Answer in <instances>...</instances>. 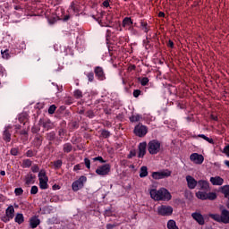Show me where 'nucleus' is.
Listing matches in <instances>:
<instances>
[{"label": "nucleus", "mask_w": 229, "mask_h": 229, "mask_svg": "<svg viewBox=\"0 0 229 229\" xmlns=\"http://www.w3.org/2000/svg\"><path fill=\"white\" fill-rule=\"evenodd\" d=\"M150 198L155 201H169L171 200V192L165 188H161L159 190L152 189L149 191Z\"/></svg>", "instance_id": "1"}, {"label": "nucleus", "mask_w": 229, "mask_h": 229, "mask_svg": "<svg viewBox=\"0 0 229 229\" xmlns=\"http://www.w3.org/2000/svg\"><path fill=\"white\" fill-rule=\"evenodd\" d=\"M209 217L216 223H223L224 225L229 224V210L226 208H223L221 210V214H209Z\"/></svg>", "instance_id": "2"}, {"label": "nucleus", "mask_w": 229, "mask_h": 229, "mask_svg": "<svg viewBox=\"0 0 229 229\" xmlns=\"http://www.w3.org/2000/svg\"><path fill=\"white\" fill-rule=\"evenodd\" d=\"M162 149V143L158 140H152L148 143L149 155H158Z\"/></svg>", "instance_id": "3"}, {"label": "nucleus", "mask_w": 229, "mask_h": 229, "mask_svg": "<svg viewBox=\"0 0 229 229\" xmlns=\"http://www.w3.org/2000/svg\"><path fill=\"white\" fill-rule=\"evenodd\" d=\"M195 195L198 199L202 200L209 199L210 201H214V199L217 198V194H216V192L208 193V191H197Z\"/></svg>", "instance_id": "4"}, {"label": "nucleus", "mask_w": 229, "mask_h": 229, "mask_svg": "<svg viewBox=\"0 0 229 229\" xmlns=\"http://www.w3.org/2000/svg\"><path fill=\"white\" fill-rule=\"evenodd\" d=\"M85 183H87V177L85 175H81L78 180L72 182V189L74 192H78V191L83 189Z\"/></svg>", "instance_id": "5"}, {"label": "nucleus", "mask_w": 229, "mask_h": 229, "mask_svg": "<svg viewBox=\"0 0 229 229\" xmlns=\"http://www.w3.org/2000/svg\"><path fill=\"white\" fill-rule=\"evenodd\" d=\"M111 170H112V166L110 165V164H105L98 166L96 169V174L98 176H108V174H110Z\"/></svg>", "instance_id": "6"}, {"label": "nucleus", "mask_w": 229, "mask_h": 229, "mask_svg": "<svg viewBox=\"0 0 229 229\" xmlns=\"http://www.w3.org/2000/svg\"><path fill=\"white\" fill-rule=\"evenodd\" d=\"M68 15H65L64 18H61L64 22L71 19V15H74V13H80V9L78 5L74 2H72L68 8Z\"/></svg>", "instance_id": "7"}, {"label": "nucleus", "mask_w": 229, "mask_h": 229, "mask_svg": "<svg viewBox=\"0 0 229 229\" xmlns=\"http://www.w3.org/2000/svg\"><path fill=\"white\" fill-rule=\"evenodd\" d=\"M17 53H21V48L16 47V48L11 49V51L9 49L1 51L2 58H4V60H8L12 56H13V55H17Z\"/></svg>", "instance_id": "8"}, {"label": "nucleus", "mask_w": 229, "mask_h": 229, "mask_svg": "<svg viewBox=\"0 0 229 229\" xmlns=\"http://www.w3.org/2000/svg\"><path fill=\"white\" fill-rule=\"evenodd\" d=\"M199 188V192H209L210 191V182L207 180H199L197 182Z\"/></svg>", "instance_id": "9"}, {"label": "nucleus", "mask_w": 229, "mask_h": 229, "mask_svg": "<svg viewBox=\"0 0 229 229\" xmlns=\"http://www.w3.org/2000/svg\"><path fill=\"white\" fill-rule=\"evenodd\" d=\"M157 214L164 216H171L173 214V207L162 205L157 208Z\"/></svg>", "instance_id": "10"}, {"label": "nucleus", "mask_w": 229, "mask_h": 229, "mask_svg": "<svg viewBox=\"0 0 229 229\" xmlns=\"http://www.w3.org/2000/svg\"><path fill=\"white\" fill-rule=\"evenodd\" d=\"M134 133L137 135V137H145V135L148 133V127L139 123L134 128Z\"/></svg>", "instance_id": "11"}, {"label": "nucleus", "mask_w": 229, "mask_h": 229, "mask_svg": "<svg viewBox=\"0 0 229 229\" xmlns=\"http://www.w3.org/2000/svg\"><path fill=\"white\" fill-rule=\"evenodd\" d=\"M190 160L191 162H193V164H196L197 165H201V164H203V162L205 161V157L201 154L192 153L190 156Z\"/></svg>", "instance_id": "12"}, {"label": "nucleus", "mask_w": 229, "mask_h": 229, "mask_svg": "<svg viewBox=\"0 0 229 229\" xmlns=\"http://www.w3.org/2000/svg\"><path fill=\"white\" fill-rule=\"evenodd\" d=\"M94 73L97 80L103 81V80H106V74H105V70L101 66H96L94 68Z\"/></svg>", "instance_id": "13"}, {"label": "nucleus", "mask_w": 229, "mask_h": 229, "mask_svg": "<svg viewBox=\"0 0 229 229\" xmlns=\"http://www.w3.org/2000/svg\"><path fill=\"white\" fill-rule=\"evenodd\" d=\"M148 149V143L146 141L140 142L138 145V158H144Z\"/></svg>", "instance_id": "14"}, {"label": "nucleus", "mask_w": 229, "mask_h": 229, "mask_svg": "<svg viewBox=\"0 0 229 229\" xmlns=\"http://www.w3.org/2000/svg\"><path fill=\"white\" fill-rule=\"evenodd\" d=\"M186 182H187L188 189H191V191L198 187V181H196V179H194L192 175L186 176Z\"/></svg>", "instance_id": "15"}, {"label": "nucleus", "mask_w": 229, "mask_h": 229, "mask_svg": "<svg viewBox=\"0 0 229 229\" xmlns=\"http://www.w3.org/2000/svg\"><path fill=\"white\" fill-rule=\"evenodd\" d=\"M191 217L192 219H194V221H196L201 226L205 225V218L203 217V215H201V213L194 212L191 214Z\"/></svg>", "instance_id": "16"}, {"label": "nucleus", "mask_w": 229, "mask_h": 229, "mask_svg": "<svg viewBox=\"0 0 229 229\" xmlns=\"http://www.w3.org/2000/svg\"><path fill=\"white\" fill-rule=\"evenodd\" d=\"M123 28H125V30H133V21L131 17H125L122 21Z\"/></svg>", "instance_id": "17"}, {"label": "nucleus", "mask_w": 229, "mask_h": 229, "mask_svg": "<svg viewBox=\"0 0 229 229\" xmlns=\"http://www.w3.org/2000/svg\"><path fill=\"white\" fill-rule=\"evenodd\" d=\"M209 182L212 183V185L221 186L223 183H225V179H223L221 176H215L210 177Z\"/></svg>", "instance_id": "18"}, {"label": "nucleus", "mask_w": 229, "mask_h": 229, "mask_svg": "<svg viewBox=\"0 0 229 229\" xmlns=\"http://www.w3.org/2000/svg\"><path fill=\"white\" fill-rule=\"evenodd\" d=\"M10 128L11 126H7L4 128V133H3V139L5 140V142H10L12 140V133H10Z\"/></svg>", "instance_id": "19"}, {"label": "nucleus", "mask_w": 229, "mask_h": 229, "mask_svg": "<svg viewBox=\"0 0 229 229\" xmlns=\"http://www.w3.org/2000/svg\"><path fill=\"white\" fill-rule=\"evenodd\" d=\"M5 216H7V217H9L10 219H13V217L15 216V208H13V206L11 205L6 208Z\"/></svg>", "instance_id": "20"}, {"label": "nucleus", "mask_w": 229, "mask_h": 229, "mask_svg": "<svg viewBox=\"0 0 229 229\" xmlns=\"http://www.w3.org/2000/svg\"><path fill=\"white\" fill-rule=\"evenodd\" d=\"M38 225H40V219H38V217L34 216L30 219V228L35 229V228H37V226H38Z\"/></svg>", "instance_id": "21"}, {"label": "nucleus", "mask_w": 229, "mask_h": 229, "mask_svg": "<svg viewBox=\"0 0 229 229\" xmlns=\"http://www.w3.org/2000/svg\"><path fill=\"white\" fill-rule=\"evenodd\" d=\"M32 144L33 146H35V148H40L42 146V136L36 135L32 141Z\"/></svg>", "instance_id": "22"}, {"label": "nucleus", "mask_w": 229, "mask_h": 229, "mask_svg": "<svg viewBox=\"0 0 229 229\" xmlns=\"http://www.w3.org/2000/svg\"><path fill=\"white\" fill-rule=\"evenodd\" d=\"M198 137L203 139V140H206V142H208V144H214V140L205 134H199L198 136H193L194 139H198Z\"/></svg>", "instance_id": "23"}, {"label": "nucleus", "mask_w": 229, "mask_h": 229, "mask_svg": "<svg viewBox=\"0 0 229 229\" xmlns=\"http://www.w3.org/2000/svg\"><path fill=\"white\" fill-rule=\"evenodd\" d=\"M14 221L18 225H22V223H24V215H22V213H17Z\"/></svg>", "instance_id": "24"}, {"label": "nucleus", "mask_w": 229, "mask_h": 229, "mask_svg": "<svg viewBox=\"0 0 229 229\" xmlns=\"http://www.w3.org/2000/svg\"><path fill=\"white\" fill-rule=\"evenodd\" d=\"M159 173L161 174L162 180H164V178H169V176L173 174V172L169 169L161 170Z\"/></svg>", "instance_id": "25"}, {"label": "nucleus", "mask_w": 229, "mask_h": 229, "mask_svg": "<svg viewBox=\"0 0 229 229\" xmlns=\"http://www.w3.org/2000/svg\"><path fill=\"white\" fill-rule=\"evenodd\" d=\"M47 182H49V179H41L39 180V187L42 191H46L47 189Z\"/></svg>", "instance_id": "26"}, {"label": "nucleus", "mask_w": 229, "mask_h": 229, "mask_svg": "<svg viewBox=\"0 0 229 229\" xmlns=\"http://www.w3.org/2000/svg\"><path fill=\"white\" fill-rule=\"evenodd\" d=\"M148 176V166H141L140 169V178H146Z\"/></svg>", "instance_id": "27"}, {"label": "nucleus", "mask_w": 229, "mask_h": 229, "mask_svg": "<svg viewBox=\"0 0 229 229\" xmlns=\"http://www.w3.org/2000/svg\"><path fill=\"white\" fill-rule=\"evenodd\" d=\"M63 151L64 153H71L72 151V144L71 143H65L63 145Z\"/></svg>", "instance_id": "28"}, {"label": "nucleus", "mask_w": 229, "mask_h": 229, "mask_svg": "<svg viewBox=\"0 0 229 229\" xmlns=\"http://www.w3.org/2000/svg\"><path fill=\"white\" fill-rule=\"evenodd\" d=\"M130 121L131 123H139V121H140V119H142V115L137 114H132L131 116H130Z\"/></svg>", "instance_id": "29"}, {"label": "nucleus", "mask_w": 229, "mask_h": 229, "mask_svg": "<svg viewBox=\"0 0 229 229\" xmlns=\"http://www.w3.org/2000/svg\"><path fill=\"white\" fill-rule=\"evenodd\" d=\"M140 28L144 33H148L149 31V25H148V22L141 21H140Z\"/></svg>", "instance_id": "30"}, {"label": "nucleus", "mask_w": 229, "mask_h": 229, "mask_svg": "<svg viewBox=\"0 0 229 229\" xmlns=\"http://www.w3.org/2000/svg\"><path fill=\"white\" fill-rule=\"evenodd\" d=\"M167 228L168 229H178V225H176V221L169 220L167 222Z\"/></svg>", "instance_id": "31"}, {"label": "nucleus", "mask_w": 229, "mask_h": 229, "mask_svg": "<svg viewBox=\"0 0 229 229\" xmlns=\"http://www.w3.org/2000/svg\"><path fill=\"white\" fill-rule=\"evenodd\" d=\"M47 140H49L50 142L55 140V139H56V133H55V131H51L47 133Z\"/></svg>", "instance_id": "32"}, {"label": "nucleus", "mask_w": 229, "mask_h": 229, "mask_svg": "<svg viewBox=\"0 0 229 229\" xmlns=\"http://www.w3.org/2000/svg\"><path fill=\"white\" fill-rule=\"evenodd\" d=\"M222 194H224L225 198H229V185L222 187Z\"/></svg>", "instance_id": "33"}, {"label": "nucleus", "mask_w": 229, "mask_h": 229, "mask_svg": "<svg viewBox=\"0 0 229 229\" xmlns=\"http://www.w3.org/2000/svg\"><path fill=\"white\" fill-rule=\"evenodd\" d=\"M73 96L76 99H81L83 98V92L80 89H75L73 92Z\"/></svg>", "instance_id": "34"}, {"label": "nucleus", "mask_w": 229, "mask_h": 229, "mask_svg": "<svg viewBox=\"0 0 229 229\" xmlns=\"http://www.w3.org/2000/svg\"><path fill=\"white\" fill-rule=\"evenodd\" d=\"M38 180H49L47 176L46 175L45 170H40L38 173Z\"/></svg>", "instance_id": "35"}, {"label": "nucleus", "mask_w": 229, "mask_h": 229, "mask_svg": "<svg viewBox=\"0 0 229 229\" xmlns=\"http://www.w3.org/2000/svg\"><path fill=\"white\" fill-rule=\"evenodd\" d=\"M43 128H45V130H51L53 128V123H51V121L47 120L43 123Z\"/></svg>", "instance_id": "36"}, {"label": "nucleus", "mask_w": 229, "mask_h": 229, "mask_svg": "<svg viewBox=\"0 0 229 229\" xmlns=\"http://www.w3.org/2000/svg\"><path fill=\"white\" fill-rule=\"evenodd\" d=\"M152 178L154 180H162V175L160 174V171L159 172H153L152 173Z\"/></svg>", "instance_id": "37"}, {"label": "nucleus", "mask_w": 229, "mask_h": 229, "mask_svg": "<svg viewBox=\"0 0 229 229\" xmlns=\"http://www.w3.org/2000/svg\"><path fill=\"white\" fill-rule=\"evenodd\" d=\"M143 46L146 49H149V37L146 36V39L143 40Z\"/></svg>", "instance_id": "38"}, {"label": "nucleus", "mask_w": 229, "mask_h": 229, "mask_svg": "<svg viewBox=\"0 0 229 229\" xmlns=\"http://www.w3.org/2000/svg\"><path fill=\"white\" fill-rule=\"evenodd\" d=\"M62 160L58 159L54 162V166L55 167V169H60V167H62Z\"/></svg>", "instance_id": "39"}, {"label": "nucleus", "mask_w": 229, "mask_h": 229, "mask_svg": "<svg viewBox=\"0 0 229 229\" xmlns=\"http://www.w3.org/2000/svg\"><path fill=\"white\" fill-rule=\"evenodd\" d=\"M23 192H24V190H22V188H16L14 190V193L16 196H22Z\"/></svg>", "instance_id": "40"}, {"label": "nucleus", "mask_w": 229, "mask_h": 229, "mask_svg": "<svg viewBox=\"0 0 229 229\" xmlns=\"http://www.w3.org/2000/svg\"><path fill=\"white\" fill-rule=\"evenodd\" d=\"M31 160L30 159H25L23 160V167H31Z\"/></svg>", "instance_id": "41"}, {"label": "nucleus", "mask_w": 229, "mask_h": 229, "mask_svg": "<svg viewBox=\"0 0 229 229\" xmlns=\"http://www.w3.org/2000/svg\"><path fill=\"white\" fill-rule=\"evenodd\" d=\"M55 110H56V106L52 105L48 108V114H50V115H53V114H55Z\"/></svg>", "instance_id": "42"}, {"label": "nucleus", "mask_w": 229, "mask_h": 229, "mask_svg": "<svg viewBox=\"0 0 229 229\" xmlns=\"http://www.w3.org/2000/svg\"><path fill=\"white\" fill-rule=\"evenodd\" d=\"M93 161H94V162H100V164H105V162H106V161H105V160L103 159V157H101V156H98V157H94V158H93Z\"/></svg>", "instance_id": "43"}, {"label": "nucleus", "mask_w": 229, "mask_h": 229, "mask_svg": "<svg viewBox=\"0 0 229 229\" xmlns=\"http://www.w3.org/2000/svg\"><path fill=\"white\" fill-rule=\"evenodd\" d=\"M101 135L102 137H104V139H108V137H110V131L106 130H102Z\"/></svg>", "instance_id": "44"}, {"label": "nucleus", "mask_w": 229, "mask_h": 229, "mask_svg": "<svg viewBox=\"0 0 229 229\" xmlns=\"http://www.w3.org/2000/svg\"><path fill=\"white\" fill-rule=\"evenodd\" d=\"M147 83H149V79H148V77H143L140 81V84L142 87H146Z\"/></svg>", "instance_id": "45"}, {"label": "nucleus", "mask_w": 229, "mask_h": 229, "mask_svg": "<svg viewBox=\"0 0 229 229\" xmlns=\"http://www.w3.org/2000/svg\"><path fill=\"white\" fill-rule=\"evenodd\" d=\"M3 76H6V70L3 65H0V78H3Z\"/></svg>", "instance_id": "46"}, {"label": "nucleus", "mask_w": 229, "mask_h": 229, "mask_svg": "<svg viewBox=\"0 0 229 229\" xmlns=\"http://www.w3.org/2000/svg\"><path fill=\"white\" fill-rule=\"evenodd\" d=\"M38 192V187H37V186H32L31 187V189H30V194H32V195H35V194H37Z\"/></svg>", "instance_id": "47"}, {"label": "nucleus", "mask_w": 229, "mask_h": 229, "mask_svg": "<svg viewBox=\"0 0 229 229\" xmlns=\"http://www.w3.org/2000/svg\"><path fill=\"white\" fill-rule=\"evenodd\" d=\"M11 155L13 157H17L19 155V149L17 148H13L11 149Z\"/></svg>", "instance_id": "48"}, {"label": "nucleus", "mask_w": 229, "mask_h": 229, "mask_svg": "<svg viewBox=\"0 0 229 229\" xmlns=\"http://www.w3.org/2000/svg\"><path fill=\"white\" fill-rule=\"evenodd\" d=\"M137 155V150L131 149L128 155V158H133V157H136Z\"/></svg>", "instance_id": "49"}, {"label": "nucleus", "mask_w": 229, "mask_h": 229, "mask_svg": "<svg viewBox=\"0 0 229 229\" xmlns=\"http://www.w3.org/2000/svg\"><path fill=\"white\" fill-rule=\"evenodd\" d=\"M89 81H94V72H90L87 74Z\"/></svg>", "instance_id": "50"}, {"label": "nucleus", "mask_w": 229, "mask_h": 229, "mask_svg": "<svg viewBox=\"0 0 229 229\" xmlns=\"http://www.w3.org/2000/svg\"><path fill=\"white\" fill-rule=\"evenodd\" d=\"M84 164L87 167V169H90V160L87 157L84 158Z\"/></svg>", "instance_id": "51"}, {"label": "nucleus", "mask_w": 229, "mask_h": 229, "mask_svg": "<svg viewBox=\"0 0 229 229\" xmlns=\"http://www.w3.org/2000/svg\"><path fill=\"white\" fill-rule=\"evenodd\" d=\"M26 157L31 158L32 157H35V153L33 152V150H28L26 153Z\"/></svg>", "instance_id": "52"}, {"label": "nucleus", "mask_w": 229, "mask_h": 229, "mask_svg": "<svg viewBox=\"0 0 229 229\" xmlns=\"http://www.w3.org/2000/svg\"><path fill=\"white\" fill-rule=\"evenodd\" d=\"M141 94L140 89H134L133 91V97L134 98H139V96Z\"/></svg>", "instance_id": "53"}, {"label": "nucleus", "mask_w": 229, "mask_h": 229, "mask_svg": "<svg viewBox=\"0 0 229 229\" xmlns=\"http://www.w3.org/2000/svg\"><path fill=\"white\" fill-rule=\"evenodd\" d=\"M31 171H32V173H38V171H39L38 165H34L31 167Z\"/></svg>", "instance_id": "54"}, {"label": "nucleus", "mask_w": 229, "mask_h": 229, "mask_svg": "<svg viewBox=\"0 0 229 229\" xmlns=\"http://www.w3.org/2000/svg\"><path fill=\"white\" fill-rule=\"evenodd\" d=\"M223 153H225L226 155V157H229V145H227L224 148Z\"/></svg>", "instance_id": "55"}, {"label": "nucleus", "mask_w": 229, "mask_h": 229, "mask_svg": "<svg viewBox=\"0 0 229 229\" xmlns=\"http://www.w3.org/2000/svg\"><path fill=\"white\" fill-rule=\"evenodd\" d=\"M12 218H10V216H6L5 215V216H3L2 217V221L4 222V223H9V221L11 220Z\"/></svg>", "instance_id": "56"}, {"label": "nucleus", "mask_w": 229, "mask_h": 229, "mask_svg": "<svg viewBox=\"0 0 229 229\" xmlns=\"http://www.w3.org/2000/svg\"><path fill=\"white\" fill-rule=\"evenodd\" d=\"M185 119H186L187 123L194 122V116H192V115L191 116H188Z\"/></svg>", "instance_id": "57"}, {"label": "nucleus", "mask_w": 229, "mask_h": 229, "mask_svg": "<svg viewBox=\"0 0 229 229\" xmlns=\"http://www.w3.org/2000/svg\"><path fill=\"white\" fill-rule=\"evenodd\" d=\"M57 19L56 18H48V23L49 24H55V22H56Z\"/></svg>", "instance_id": "58"}, {"label": "nucleus", "mask_w": 229, "mask_h": 229, "mask_svg": "<svg viewBox=\"0 0 229 229\" xmlns=\"http://www.w3.org/2000/svg\"><path fill=\"white\" fill-rule=\"evenodd\" d=\"M103 6H105V8H108V6H110V2H108V0L104 1Z\"/></svg>", "instance_id": "59"}, {"label": "nucleus", "mask_w": 229, "mask_h": 229, "mask_svg": "<svg viewBox=\"0 0 229 229\" xmlns=\"http://www.w3.org/2000/svg\"><path fill=\"white\" fill-rule=\"evenodd\" d=\"M80 169H81V165H75L74 167H73V171H80Z\"/></svg>", "instance_id": "60"}, {"label": "nucleus", "mask_w": 229, "mask_h": 229, "mask_svg": "<svg viewBox=\"0 0 229 229\" xmlns=\"http://www.w3.org/2000/svg\"><path fill=\"white\" fill-rule=\"evenodd\" d=\"M114 228H115V225H112V224L106 225V229H114Z\"/></svg>", "instance_id": "61"}, {"label": "nucleus", "mask_w": 229, "mask_h": 229, "mask_svg": "<svg viewBox=\"0 0 229 229\" xmlns=\"http://www.w3.org/2000/svg\"><path fill=\"white\" fill-rule=\"evenodd\" d=\"M168 47H174V43L172 40L168 41Z\"/></svg>", "instance_id": "62"}, {"label": "nucleus", "mask_w": 229, "mask_h": 229, "mask_svg": "<svg viewBox=\"0 0 229 229\" xmlns=\"http://www.w3.org/2000/svg\"><path fill=\"white\" fill-rule=\"evenodd\" d=\"M30 183H31V177L30 178L29 177L26 179V184L30 185Z\"/></svg>", "instance_id": "63"}, {"label": "nucleus", "mask_w": 229, "mask_h": 229, "mask_svg": "<svg viewBox=\"0 0 229 229\" xmlns=\"http://www.w3.org/2000/svg\"><path fill=\"white\" fill-rule=\"evenodd\" d=\"M21 135H28V131L26 130L21 131Z\"/></svg>", "instance_id": "64"}]
</instances>
